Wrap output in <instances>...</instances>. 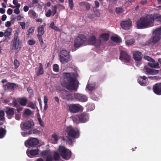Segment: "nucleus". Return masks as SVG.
<instances>
[{
  "instance_id": "nucleus-1",
  "label": "nucleus",
  "mask_w": 161,
  "mask_h": 161,
  "mask_svg": "<svg viewBox=\"0 0 161 161\" xmlns=\"http://www.w3.org/2000/svg\"><path fill=\"white\" fill-rule=\"evenodd\" d=\"M63 75L64 79L61 81V85L68 90H75L76 80L75 75L72 73H64Z\"/></svg>"
},
{
  "instance_id": "nucleus-2",
  "label": "nucleus",
  "mask_w": 161,
  "mask_h": 161,
  "mask_svg": "<svg viewBox=\"0 0 161 161\" xmlns=\"http://www.w3.org/2000/svg\"><path fill=\"white\" fill-rule=\"evenodd\" d=\"M153 19L152 14H148L144 17H141L136 22L137 28L143 29L151 27L153 25Z\"/></svg>"
},
{
  "instance_id": "nucleus-3",
  "label": "nucleus",
  "mask_w": 161,
  "mask_h": 161,
  "mask_svg": "<svg viewBox=\"0 0 161 161\" xmlns=\"http://www.w3.org/2000/svg\"><path fill=\"white\" fill-rule=\"evenodd\" d=\"M19 33V30L15 31L14 37L11 42V47L12 49L14 51L15 53H18L22 47V43L18 37Z\"/></svg>"
},
{
  "instance_id": "nucleus-4",
  "label": "nucleus",
  "mask_w": 161,
  "mask_h": 161,
  "mask_svg": "<svg viewBox=\"0 0 161 161\" xmlns=\"http://www.w3.org/2000/svg\"><path fill=\"white\" fill-rule=\"evenodd\" d=\"M64 130L67 133V135L71 138L75 139L78 138L79 136V131L75 130L71 126H67L64 128Z\"/></svg>"
},
{
  "instance_id": "nucleus-5",
  "label": "nucleus",
  "mask_w": 161,
  "mask_h": 161,
  "mask_svg": "<svg viewBox=\"0 0 161 161\" xmlns=\"http://www.w3.org/2000/svg\"><path fill=\"white\" fill-rule=\"evenodd\" d=\"M58 151L62 158L65 159H69L71 156L72 153L70 151L67 149L65 147L62 146L59 147Z\"/></svg>"
},
{
  "instance_id": "nucleus-6",
  "label": "nucleus",
  "mask_w": 161,
  "mask_h": 161,
  "mask_svg": "<svg viewBox=\"0 0 161 161\" xmlns=\"http://www.w3.org/2000/svg\"><path fill=\"white\" fill-rule=\"evenodd\" d=\"M86 41V38L83 35H79L75 39L74 42V46L75 48L79 47L81 46L85 45Z\"/></svg>"
},
{
  "instance_id": "nucleus-7",
  "label": "nucleus",
  "mask_w": 161,
  "mask_h": 161,
  "mask_svg": "<svg viewBox=\"0 0 161 161\" xmlns=\"http://www.w3.org/2000/svg\"><path fill=\"white\" fill-rule=\"evenodd\" d=\"M39 143V141L38 139L31 137L25 142V144L27 147H35Z\"/></svg>"
},
{
  "instance_id": "nucleus-8",
  "label": "nucleus",
  "mask_w": 161,
  "mask_h": 161,
  "mask_svg": "<svg viewBox=\"0 0 161 161\" xmlns=\"http://www.w3.org/2000/svg\"><path fill=\"white\" fill-rule=\"evenodd\" d=\"M119 59L121 60L124 61L125 63H129L131 59V56L126 52L121 51L119 56Z\"/></svg>"
},
{
  "instance_id": "nucleus-9",
  "label": "nucleus",
  "mask_w": 161,
  "mask_h": 161,
  "mask_svg": "<svg viewBox=\"0 0 161 161\" xmlns=\"http://www.w3.org/2000/svg\"><path fill=\"white\" fill-rule=\"evenodd\" d=\"M120 25L123 29L128 30L132 26V21L130 19L125 21H122L121 22Z\"/></svg>"
},
{
  "instance_id": "nucleus-10",
  "label": "nucleus",
  "mask_w": 161,
  "mask_h": 161,
  "mask_svg": "<svg viewBox=\"0 0 161 161\" xmlns=\"http://www.w3.org/2000/svg\"><path fill=\"white\" fill-rule=\"evenodd\" d=\"M34 125V123L32 121H28L26 122L21 123V126L22 129L23 130H28L32 128Z\"/></svg>"
},
{
  "instance_id": "nucleus-11",
  "label": "nucleus",
  "mask_w": 161,
  "mask_h": 161,
  "mask_svg": "<svg viewBox=\"0 0 161 161\" xmlns=\"http://www.w3.org/2000/svg\"><path fill=\"white\" fill-rule=\"evenodd\" d=\"M81 107L78 104H72L69 106V110L71 113H76L79 112Z\"/></svg>"
},
{
  "instance_id": "nucleus-12",
  "label": "nucleus",
  "mask_w": 161,
  "mask_h": 161,
  "mask_svg": "<svg viewBox=\"0 0 161 161\" xmlns=\"http://www.w3.org/2000/svg\"><path fill=\"white\" fill-rule=\"evenodd\" d=\"M160 36H158L153 34L151 38L146 42L147 45L155 44L157 43L160 40Z\"/></svg>"
},
{
  "instance_id": "nucleus-13",
  "label": "nucleus",
  "mask_w": 161,
  "mask_h": 161,
  "mask_svg": "<svg viewBox=\"0 0 161 161\" xmlns=\"http://www.w3.org/2000/svg\"><path fill=\"white\" fill-rule=\"evenodd\" d=\"M153 92L156 95H161V83H157L153 86Z\"/></svg>"
},
{
  "instance_id": "nucleus-14",
  "label": "nucleus",
  "mask_w": 161,
  "mask_h": 161,
  "mask_svg": "<svg viewBox=\"0 0 161 161\" xmlns=\"http://www.w3.org/2000/svg\"><path fill=\"white\" fill-rule=\"evenodd\" d=\"M78 117L81 123L86 122L89 119L88 115L85 113H83L80 115H78Z\"/></svg>"
},
{
  "instance_id": "nucleus-15",
  "label": "nucleus",
  "mask_w": 161,
  "mask_h": 161,
  "mask_svg": "<svg viewBox=\"0 0 161 161\" xmlns=\"http://www.w3.org/2000/svg\"><path fill=\"white\" fill-rule=\"evenodd\" d=\"M74 97L75 99L81 102H86L87 100V97L86 96L78 93L74 94Z\"/></svg>"
},
{
  "instance_id": "nucleus-16",
  "label": "nucleus",
  "mask_w": 161,
  "mask_h": 161,
  "mask_svg": "<svg viewBox=\"0 0 161 161\" xmlns=\"http://www.w3.org/2000/svg\"><path fill=\"white\" fill-rule=\"evenodd\" d=\"M148 79L145 76H140L138 79V81L139 84L143 86H146L147 84Z\"/></svg>"
},
{
  "instance_id": "nucleus-17",
  "label": "nucleus",
  "mask_w": 161,
  "mask_h": 161,
  "mask_svg": "<svg viewBox=\"0 0 161 161\" xmlns=\"http://www.w3.org/2000/svg\"><path fill=\"white\" fill-rule=\"evenodd\" d=\"M144 69L146 74L155 75L158 73V70L152 69L146 66L144 67Z\"/></svg>"
},
{
  "instance_id": "nucleus-18",
  "label": "nucleus",
  "mask_w": 161,
  "mask_h": 161,
  "mask_svg": "<svg viewBox=\"0 0 161 161\" xmlns=\"http://www.w3.org/2000/svg\"><path fill=\"white\" fill-rule=\"evenodd\" d=\"M39 149L37 148L36 149H32L31 150H27L26 153L27 155L30 157H32V156H35L38 154Z\"/></svg>"
},
{
  "instance_id": "nucleus-19",
  "label": "nucleus",
  "mask_w": 161,
  "mask_h": 161,
  "mask_svg": "<svg viewBox=\"0 0 161 161\" xmlns=\"http://www.w3.org/2000/svg\"><path fill=\"white\" fill-rule=\"evenodd\" d=\"M133 58L135 61H140L142 58V53L139 51H136L133 54Z\"/></svg>"
},
{
  "instance_id": "nucleus-20",
  "label": "nucleus",
  "mask_w": 161,
  "mask_h": 161,
  "mask_svg": "<svg viewBox=\"0 0 161 161\" xmlns=\"http://www.w3.org/2000/svg\"><path fill=\"white\" fill-rule=\"evenodd\" d=\"M70 56H59V60L62 64H65L70 60Z\"/></svg>"
},
{
  "instance_id": "nucleus-21",
  "label": "nucleus",
  "mask_w": 161,
  "mask_h": 161,
  "mask_svg": "<svg viewBox=\"0 0 161 161\" xmlns=\"http://www.w3.org/2000/svg\"><path fill=\"white\" fill-rule=\"evenodd\" d=\"M15 84L14 83H8L4 86V88L5 90L11 91L14 90V87L15 86Z\"/></svg>"
},
{
  "instance_id": "nucleus-22",
  "label": "nucleus",
  "mask_w": 161,
  "mask_h": 161,
  "mask_svg": "<svg viewBox=\"0 0 161 161\" xmlns=\"http://www.w3.org/2000/svg\"><path fill=\"white\" fill-rule=\"evenodd\" d=\"M61 95H62L63 99H66L67 100H69L71 97V95L67 93L66 91L63 92Z\"/></svg>"
},
{
  "instance_id": "nucleus-23",
  "label": "nucleus",
  "mask_w": 161,
  "mask_h": 161,
  "mask_svg": "<svg viewBox=\"0 0 161 161\" xmlns=\"http://www.w3.org/2000/svg\"><path fill=\"white\" fill-rule=\"evenodd\" d=\"M152 18L153 19V24L154 20L161 22V15L158 14H152Z\"/></svg>"
},
{
  "instance_id": "nucleus-24",
  "label": "nucleus",
  "mask_w": 161,
  "mask_h": 161,
  "mask_svg": "<svg viewBox=\"0 0 161 161\" xmlns=\"http://www.w3.org/2000/svg\"><path fill=\"white\" fill-rule=\"evenodd\" d=\"M27 101V99L26 97H23L19 98V103L21 106H26Z\"/></svg>"
},
{
  "instance_id": "nucleus-25",
  "label": "nucleus",
  "mask_w": 161,
  "mask_h": 161,
  "mask_svg": "<svg viewBox=\"0 0 161 161\" xmlns=\"http://www.w3.org/2000/svg\"><path fill=\"white\" fill-rule=\"evenodd\" d=\"M44 73V70L43 68V66L42 63H39V66L38 69V70L36 73V75L37 76H39L40 75H42Z\"/></svg>"
},
{
  "instance_id": "nucleus-26",
  "label": "nucleus",
  "mask_w": 161,
  "mask_h": 161,
  "mask_svg": "<svg viewBox=\"0 0 161 161\" xmlns=\"http://www.w3.org/2000/svg\"><path fill=\"white\" fill-rule=\"evenodd\" d=\"M45 26V24L44 25H42L39 26L37 28L38 34L37 35H43L45 32L44 28Z\"/></svg>"
},
{
  "instance_id": "nucleus-27",
  "label": "nucleus",
  "mask_w": 161,
  "mask_h": 161,
  "mask_svg": "<svg viewBox=\"0 0 161 161\" xmlns=\"http://www.w3.org/2000/svg\"><path fill=\"white\" fill-rule=\"evenodd\" d=\"M5 112L8 116H12L14 115V112L13 108H7Z\"/></svg>"
},
{
  "instance_id": "nucleus-28",
  "label": "nucleus",
  "mask_w": 161,
  "mask_h": 161,
  "mask_svg": "<svg viewBox=\"0 0 161 161\" xmlns=\"http://www.w3.org/2000/svg\"><path fill=\"white\" fill-rule=\"evenodd\" d=\"M109 33H105L101 34L100 35V37L103 41H107L109 39Z\"/></svg>"
},
{
  "instance_id": "nucleus-29",
  "label": "nucleus",
  "mask_w": 161,
  "mask_h": 161,
  "mask_svg": "<svg viewBox=\"0 0 161 161\" xmlns=\"http://www.w3.org/2000/svg\"><path fill=\"white\" fill-rule=\"evenodd\" d=\"M111 39L113 41L117 43H119L122 41L120 37L116 36H112L111 38Z\"/></svg>"
},
{
  "instance_id": "nucleus-30",
  "label": "nucleus",
  "mask_w": 161,
  "mask_h": 161,
  "mask_svg": "<svg viewBox=\"0 0 161 161\" xmlns=\"http://www.w3.org/2000/svg\"><path fill=\"white\" fill-rule=\"evenodd\" d=\"M89 42L91 45H94L96 42V37L94 36H91L88 39Z\"/></svg>"
},
{
  "instance_id": "nucleus-31",
  "label": "nucleus",
  "mask_w": 161,
  "mask_h": 161,
  "mask_svg": "<svg viewBox=\"0 0 161 161\" xmlns=\"http://www.w3.org/2000/svg\"><path fill=\"white\" fill-rule=\"evenodd\" d=\"M153 34L158 36L161 35V26L155 30L153 32Z\"/></svg>"
},
{
  "instance_id": "nucleus-32",
  "label": "nucleus",
  "mask_w": 161,
  "mask_h": 161,
  "mask_svg": "<svg viewBox=\"0 0 161 161\" xmlns=\"http://www.w3.org/2000/svg\"><path fill=\"white\" fill-rule=\"evenodd\" d=\"M29 14L31 17L33 18H36L37 17V16L36 15V14L35 12L31 9L29 11Z\"/></svg>"
},
{
  "instance_id": "nucleus-33",
  "label": "nucleus",
  "mask_w": 161,
  "mask_h": 161,
  "mask_svg": "<svg viewBox=\"0 0 161 161\" xmlns=\"http://www.w3.org/2000/svg\"><path fill=\"white\" fill-rule=\"evenodd\" d=\"M6 130L4 128L0 129V138H3L5 136Z\"/></svg>"
},
{
  "instance_id": "nucleus-34",
  "label": "nucleus",
  "mask_w": 161,
  "mask_h": 161,
  "mask_svg": "<svg viewBox=\"0 0 161 161\" xmlns=\"http://www.w3.org/2000/svg\"><path fill=\"white\" fill-rule=\"evenodd\" d=\"M11 29L8 28L6 30L4 33V36L5 37L9 36L11 34Z\"/></svg>"
},
{
  "instance_id": "nucleus-35",
  "label": "nucleus",
  "mask_w": 161,
  "mask_h": 161,
  "mask_svg": "<svg viewBox=\"0 0 161 161\" xmlns=\"http://www.w3.org/2000/svg\"><path fill=\"white\" fill-rule=\"evenodd\" d=\"M135 42V39H131L126 40L125 41V43L126 45L129 46L132 45Z\"/></svg>"
},
{
  "instance_id": "nucleus-36",
  "label": "nucleus",
  "mask_w": 161,
  "mask_h": 161,
  "mask_svg": "<svg viewBox=\"0 0 161 161\" xmlns=\"http://www.w3.org/2000/svg\"><path fill=\"white\" fill-rule=\"evenodd\" d=\"M50 153V150L47 149L42 151L41 153V155L42 156H47L49 154V153Z\"/></svg>"
},
{
  "instance_id": "nucleus-37",
  "label": "nucleus",
  "mask_w": 161,
  "mask_h": 161,
  "mask_svg": "<svg viewBox=\"0 0 161 161\" xmlns=\"http://www.w3.org/2000/svg\"><path fill=\"white\" fill-rule=\"evenodd\" d=\"M70 56L69 53L67 51L65 50H62L60 52L59 56Z\"/></svg>"
},
{
  "instance_id": "nucleus-38",
  "label": "nucleus",
  "mask_w": 161,
  "mask_h": 161,
  "mask_svg": "<svg viewBox=\"0 0 161 161\" xmlns=\"http://www.w3.org/2000/svg\"><path fill=\"white\" fill-rule=\"evenodd\" d=\"M40 131L37 129H34L32 130H30L28 131V134H31L32 133L34 134H37L40 133Z\"/></svg>"
},
{
  "instance_id": "nucleus-39",
  "label": "nucleus",
  "mask_w": 161,
  "mask_h": 161,
  "mask_svg": "<svg viewBox=\"0 0 161 161\" xmlns=\"http://www.w3.org/2000/svg\"><path fill=\"white\" fill-rule=\"evenodd\" d=\"M53 157L55 161L58 160L60 158V157L59 153L56 152H54Z\"/></svg>"
},
{
  "instance_id": "nucleus-40",
  "label": "nucleus",
  "mask_w": 161,
  "mask_h": 161,
  "mask_svg": "<svg viewBox=\"0 0 161 161\" xmlns=\"http://www.w3.org/2000/svg\"><path fill=\"white\" fill-rule=\"evenodd\" d=\"M37 35V36L38 38L40 44L42 46L44 43L43 39L42 37V35Z\"/></svg>"
},
{
  "instance_id": "nucleus-41",
  "label": "nucleus",
  "mask_w": 161,
  "mask_h": 161,
  "mask_svg": "<svg viewBox=\"0 0 161 161\" xmlns=\"http://www.w3.org/2000/svg\"><path fill=\"white\" fill-rule=\"evenodd\" d=\"M34 28L33 27H30L27 31V35H30L32 34L34 32Z\"/></svg>"
},
{
  "instance_id": "nucleus-42",
  "label": "nucleus",
  "mask_w": 161,
  "mask_h": 161,
  "mask_svg": "<svg viewBox=\"0 0 161 161\" xmlns=\"http://www.w3.org/2000/svg\"><path fill=\"white\" fill-rule=\"evenodd\" d=\"M27 107L31 108L32 109H35L36 108L35 104L32 102H30L27 104Z\"/></svg>"
},
{
  "instance_id": "nucleus-43",
  "label": "nucleus",
  "mask_w": 161,
  "mask_h": 161,
  "mask_svg": "<svg viewBox=\"0 0 161 161\" xmlns=\"http://www.w3.org/2000/svg\"><path fill=\"white\" fill-rule=\"evenodd\" d=\"M5 113L3 110H0V121H3L4 120V116Z\"/></svg>"
},
{
  "instance_id": "nucleus-44",
  "label": "nucleus",
  "mask_w": 161,
  "mask_h": 161,
  "mask_svg": "<svg viewBox=\"0 0 161 161\" xmlns=\"http://www.w3.org/2000/svg\"><path fill=\"white\" fill-rule=\"evenodd\" d=\"M32 111L29 109H26L24 110V114L26 116H29L31 114Z\"/></svg>"
},
{
  "instance_id": "nucleus-45",
  "label": "nucleus",
  "mask_w": 161,
  "mask_h": 161,
  "mask_svg": "<svg viewBox=\"0 0 161 161\" xmlns=\"http://www.w3.org/2000/svg\"><path fill=\"white\" fill-rule=\"evenodd\" d=\"M14 68L17 69L19 66L20 65L19 62L17 59H15L14 61Z\"/></svg>"
},
{
  "instance_id": "nucleus-46",
  "label": "nucleus",
  "mask_w": 161,
  "mask_h": 161,
  "mask_svg": "<svg viewBox=\"0 0 161 161\" xmlns=\"http://www.w3.org/2000/svg\"><path fill=\"white\" fill-rule=\"evenodd\" d=\"M86 88L88 90L92 91L94 89L95 87L92 84H88L86 86Z\"/></svg>"
},
{
  "instance_id": "nucleus-47",
  "label": "nucleus",
  "mask_w": 161,
  "mask_h": 161,
  "mask_svg": "<svg viewBox=\"0 0 161 161\" xmlns=\"http://www.w3.org/2000/svg\"><path fill=\"white\" fill-rule=\"evenodd\" d=\"M53 70L55 72H58L59 68L58 65L56 64H54L53 66Z\"/></svg>"
},
{
  "instance_id": "nucleus-48",
  "label": "nucleus",
  "mask_w": 161,
  "mask_h": 161,
  "mask_svg": "<svg viewBox=\"0 0 161 161\" xmlns=\"http://www.w3.org/2000/svg\"><path fill=\"white\" fill-rule=\"evenodd\" d=\"M115 12L117 14L122 13L123 11V8L121 7H117L115 8Z\"/></svg>"
},
{
  "instance_id": "nucleus-49",
  "label": "nucleus",
  "mask_w": 161,
  "mask_h": 161,
  "mask_svg": "<svg viewBox=\"0 0 161 161\" xmlns=\"http://www.w3.org/2000/svg\"><path fill=\"white\" fill-rule=\"evenodd\" d=\"M144 58L145 59L149 61H150L153 63H154L155 62L154 60L149 56H144Z\"/></svg>"
},
{
  "instance_id": "nucleus-50",
  "label": "nucleus",
  "mask_w": 161,
  "mask_h": 161,
  "mask_svg": "<svg viewBox=\"0 0 161 161\" xmlns=\"http://www.w3.org/2000/svg\"><path fill=\"white\" fill-rule=\"evenodd\" d=\"M37 119H38V121L39 122V124L42 127H44V122L42 121L40 115L38 117Z\"/></svg>"
},
{
  "instance_id": "nucleus-51",
  "label": "nucleus",
  "mask_w": 161,
  "mask_h": 161,
  "mask_svg": "<svg viewBox=\"0 0 161 161\" xmlns=\"http://www.w3.org/2000/svg\"><path fill=\"white\" fill-rule=\"evenodd\" d=\"M68 2L69 6L70 8V9L71 10H72L74 6L73 0H68Z\"/></svg>"
},
{
  "instance_id": "nucleus-52",
  "label": "nucleus",
  "mask_w": 161,
  "mask_h": 161,
  "mask_svg": "<svg viewBox=\"0 0 161 161\" xmlns=\"http://www.w3.org/2000/svg\"><path fill=\"white\" fill-rule=\"evenodd\" d=\"M52 136L53 138L55 143H56L58 141L57 135L56 134H54L52 135Z\"/></svg>"
},
{
  "instance_id": "nucleus-53",
  "label": "nucleus",
  "mask_w": 161,
  "mask_h": 161,
  "mask_svg": "<svg viewBox=\"0 0 161 161\" xmlns=\"http://www.w3.org/2000/svg\"><path fill=\"white\" fill-rule=\"evenodd\" d=\"M57 6L56 5H54L53 6V8L52 12V15L53 16L56 13L57 10Z\"/></svg>"
},
{
  "instance_id": "nucleus-54",
  "label": "nucleus",
  "mask_w": 161,
  "mask_h": 161,
  "mask_svg": "<svg viewBox=\"0 0 161 161\" xmlns=\"http://www.w3.org/2000/svg\"><path fill=\"white\" fill-rule=\"evenodd\" d=\"M53 158L51 154H49L47 157L46 161H53Z\"/></svg>"
},
{
  "instance_id": "nucleus-55",
  "label": "nucleus",
  "mask_w": 161,
  "mask_h": 161,
  "mask_svg": "<svg viewBox=\"0 0 161 161\" xmlns=\"http://www.w3.org/2000/svg\"><path fill=\"white\" fill-rule=\"evenodd\" d=\"M28 43L29 45L32 46L35 44L36 42L32 39H30L28 40Z\"/></svg>"
},
{
  "instance_id": "nucleus-56",
  "label": "nucleus",
  "mask_w": 161,
  "mask_h": 161,
  "mask_svg": "<svg viewBox=\"0 0 161 161\" xmlns=\"http://www.w3.org/2000/svg\"><path fill=\"white\" fill-rule=\"evenodd\" d=\"M73 121L76 124H78L80 121L78 117V115L75 117H73Z\"/></svg>"
},
{
  "instance_id": "nucleus-57",
  "label": "nucleus",
  "mask_w": 161,
  "mask_h": 161,
  "mask_svg": "<svg viewBox=\"0 0 161 161\" xmlns=\"http://www.w3.org/2000/svg\"><path fill=\"white\" fill-rule=\"evenodd\" d=\"M51 14H52L51 10L50 9H48L46 14V16L47 17H49L51 16Z\"/></svg>"
},
{
  "instance_id": "nucleus-58",
  "label": "nucleus",
  "mask_w": 161,
  "mask_h": 161,
  "mask_svg": "<svg viewBox=\"0 0 161 161\" xmlns=\"http://www.w3.org/2000/svg\"><path fill=\"white\" fill-rule=\"evenodd\" d=\"M13 103L14 105V107H17L19 105L18 104V101L14 99L13 100Z\"/></svg>"
},
{
  "instance_id": "nucleus-59",
  "label": "nucleus",
  "mask_w": 161,
  "mask_h": 161,
  "mask_svg": "<svg viewBox=\"0 0 161 161\" xmlns=\"http://www.w3.org/2000/svg\"><path fill=\"white\" fill-rule=\"evenodd\" d=\"M20 25L23 29H24L25 28V23L24 22H20Z\"/></svg>"
},
{
  "instance_id": "nucleus-60",
  "label": "nucleus",
  "mask_w": 161,
  "mask_h": 161,
  "mask_svg": "<svg viewBox=\"0 0 161 161\" xmlns=\"http://www.w3.org/2000/svg\"><path fill=\"white\" fill-rule=\"evenodd\" d=\"M19 8H16L14 10V13L16 14H19L20 13V11L19 9Z\"/></svg>"
},
{
  "instance_id": "nucleus-61",
  "label": "nucleus",
  "mask_w": 161,
  "mask_h": 161,
  "mask_svg": "<svg viewBox=\"0 0 161 161\" xmlns=\"http://www.w3.org/2000/svg\"><path fill=\"white\" fill-rule=\"evenodd\" d=\"M9 6L12 8H20V4H18L17 5L15 6H14L12 5H10Z\"/></svg>"
},
{
  "instance_id": "nucleus-62",
  "label": "nucleus",
  "mask_w": 161,
  "mask_h": 161,
  "mask_svg": "<svg viewBox=\"0 0 161 161\" xmlns=\"http://www.w3.org/2000/svg\"><path fill=\"white\" fill-rule=\"evenodd\" d=\"M85 6L86 8V9L88 10H89L90 8V4L87 2H86V5H85Z\"/></svg>"
},
{
  "instance_id": "nucleus-63",
  "label": "nucleus",
  "mask_w": 161,
  "mask_h": 161,
  "mask_svg": "<svg viewBox=\"0 0 161 161\" xmlns=\"http://www.w3.org/2000/svg\"><path fill=\"white\" fill-rule=\"evenodd\" d=\"M72 140L71 138L68 137L67 139V142L69 144H71L72 143Z\"/></svg>"
},
{
  "instance_id": "nucleus-64",
  "label": "nucleus",
  "mask_w": 161,
  "mask_h": 161,
  "mask_svg": "<svg viewBox=\"0 0 161 161\" xmlns=\"http://www.w3.org/2000/svg\"><path fill=\"white\" fill-rule=\"evenodd\" d=\"M13 13V10L10 8H8L7 11V13L9 15H11Z\"/></svg>"
}]
</instances>
